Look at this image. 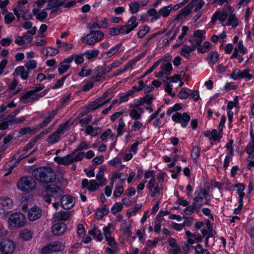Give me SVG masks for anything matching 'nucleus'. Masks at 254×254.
Instances as JSON below:
<instances>
[{
	"label": "nucleus",
	"mask_w": 254,
	"mask_h": 254,
	"mask_svg": "<svg viewBox=\"0 0 254 254\" xmlns=\"http://www.w3.org/2000/svg\"><path fill=\"white\" fill-rule=\"evenodd\" d=\"M32 176L38 182L48 185L55 182L56 175L51 168L39 167L32 172Z\"/></svg>",
	"instance_id": "1"
},
{
	"label": "nucleus",
	"mask_w": 254,
	"mask_h": 254,
	"mask_svg": "<svg viewBox=\"0 0 254 254\" xmlns=\"http://www.w3.org/2000/svg\"><path fill=\"white\" fill-rule=\"evenodd\" d=\"M203 0H192L190 3L182 9L176 17V20H181L185 18L190 12L192 9L195 6L194 11H200L202 6L204 5Z\"/></svg>",
	"instance_id": "2"
},
{
	"label": "nucleus",
	"mask_w": 254,
	"mask_h": 254,
	"mask_svg": "<svg viewBox=\"0 0 254 254\" xmlns=\"http://www.w3.org/2000/svg\"><path fill=\"white\" fill-rule=\"evenodd\" d=\"M193 206H197L199 208L203 204H209L211 199L208 190H203L201 188L195 190L194 194Z\"/></svg>",
	"instance_id": "3"
},
{
	"label": "nucleus",
	"mask_w": 254,
	"mask_h": 254,
	"mask_svg": "<svg viewBox=\"0 0 254 254\" xmlns=\"http://www.w3.org/2000/svg\"><path fill=\"white\" fill-rule=\"evenodd\" d=\"M17 187L22 191H29L36 189L37 183L32 177L25 176L18 182Z\"/></svg>",
	"instance_id": "4"
},
{
	"label": "nucleus",
	"mask_w": 254,
	"mask_h": 254,
	"mask_svg": "<svg viewBox=\"0 0 254 254\" xmlns=\"http://www.w3.org/2000/svg\"><path fill=\"white\" fill-rule=\"evenodd\" d=\"M45 191L50 194L44 195L43 198L45 201L49 203L51 202V196L60 198L64 193L62 189L55 184L51 185L46 187Z\"/></svg>",
	"instance_id": "5"
},
{
	"label": "nucleus",
	"mask_w": 254,
	"mask_h": 254,
	"mask_svg": "<svg viewBox=\"0 0 254 254\" xmlns=\"http://www.w3.org/2000/svg\"><path fill=\"white\" fill-rule=\"evenodd\" d=\"M103 32L98 30H92L85 36L83 42L89 45H94L96 43L101 41L103 38Z\"/></svg>",
	"instance_id": "6"
},
{
	"label": "nucleus",
	"mask_w": 254,
	"mask_h": 254,
	"mask_svg": "<svg viewBox=\"0 0 254 254\" xmlns=\"http://www.w3.org/2000/svg\"><path fill=\"white\" fill-rule=\"evenodd\" d=\"M10 225L17 228L23 227L26 222V219L24 214L17 212L11 214L8 220Z\"/></svg>",
	"instance_id": "7"
},
{
	"label": "nucleus",
	"mask_w": 254,
	"mask_h": 254,
	"mask_svg": "<svg viewBox=\"0 0 254 254\" xmlns=\"http://www.w3.org/2000/svg\"><path fill=\"white\" fill-rule=\"evenodd\" d=\"M15 249V244L9 239H4L0 243V251L4 254H11Z\"/></svg>",
	"instance_id": "8"
},
{
	"label": "nucleus",
	"mask_w": 254,
	"mask_h": 254,
	"mask_svg": "<svg viewBox=\"0 0 254 254\" xmlns=\"http://www.w3.org/2000/svg\"><path fill=\"white\" fill-rule=\"evenodd\" d=\"M249 69H245L241 70L239 69H235L231 74V77L234 80H238L241 78H247L248 80H251L253 76L250 73Z\"/></svg>",
	"instance_id": "9"
},
{
	"label": "nucleus",
	"mask_w": 254,
	"mask_h": 254,
	"mask_svg": "<svg viewBox=\"0 0 254 254\" xmlns=\"http://www.w3.org/2000/svg\"><path fill=\"white\" fill-rule=\"evenodd\" d=\"M64 247L61 242H54L42 249L43 254H48L54 252H59L63 250Z\"/></svg>",
	"instance_id": "10"
},
{
	"label": "nucleus",
	"mask_w": 254,
	"mask_h": 254,
	"mask_svg": "<svg viewBox=\"0 0 254 254\" xmlns=\"http://www.w3.org/2000/svg\"><path fill=\"white\" fill-rule=\"evenodd\" d=\"M190 119V116L186 112L183 113V114L176 112V123L180 124L183 127H187Z\"/></svg>",
	"instance_id": "11"
},
{
	"label": "nucleus",
	"mask_w": 254,
	"mask_h": 254,
	"mask_svg": "<svg viewBox=\"0 0 254 254\" xmlns=\"http://www.w3.org/2000/svg\"><path fill=\"white\" fill-rule=\"evenodd\" d=\"M75 204L74 198L70 195L63 196L61 199V204L64 209L71 208Z\"/></svg>",
	"instance_id": "12"
},
{
	"label": "nucleus",
	"mask_w": 254,
	"mask_h": 254,
	"mask_svg": "<svg viewBox=\"0 0 254 254\" xmlns=\"http://www.w3.org/2000/svg\"><path fill=\"white\" fill-rule=\"evenodd\" d=\"M53 233L56 236L62 235L66 230L67 226L63 222H59L55 224L52 228Z\"/></svg>",
	"instance_id": "13"
},
{
	"label": "nucleus",
	"mask_w": 254,
	"mask_h": 254,
	"mask_svg": "<svg viewBox=\"0 0 254 254\" xmlns=\"http://www.w3.org/2000/svg\"><path fill=\"white\" fill-rule=\"evenodd\" d=\"M39 98L38 95H34V93L32 91H29L22 96L19 99L20 102H22L24 104L30 103H33L34 101H37Z\"/></svg>",
	"instance_id": "14"
},
{
	"label": "nucleus",
	"mask_w": 254,
	"mask_h": 254,
	"mask_svg": "<svg viewBox=\"0 0 254 254\" xmlns=\"http://www.w3.org/2000/svg\"><path fill=\"white\" fill-rule=\"evenodd\" d=\"M99 186H100L99 183H97L95 180H91L89 182L87 179H84L82 181V188L83 189L87 188L88 190L91 191L97 190Z\"/></svg>",
	"instance_id": "15"
},
{
	"label": "nucleus",
	"mask_w": 254,
	"mask_h": 254,
	"mask_svg": "<svg viewBox=\"0 0 254 254\" xmlns=\"http://www.w3.org/2000/svg\"><path fill=\"white\" fill-rule=\"evenodd\" d=\"M42 210L38 206H35L28 211V219L30 221H35L41 217Z\"/></svg>",
	"instance_id": "16"
},
{
	"label": "nucleus",
	"mask_w": 254,
	"mask_h": 254,
	"mask_svg": "<svg viewBox=\"0 0 254 254\" xmlns=\"http://www.w3.org/2000/svg\"><path fill=\"white\" fill-rule=\"evenodd\" d=\"M205 31L203 30H197L193 33L194 39L190 41L194 45H200L205 39Z\"/></svg>",
	"instance_id": "17"
},
{
	"label": "nucleus",
	"mask_w": 254,
	"mask_h": 254,
	"mask_svg": "<svg viewBox=\"0 0 254 254\" xmlns=\"http://www.w3.org/2000/svg\"><path fill=\"white\" fill-rule=\"evenodd\" d=\"M65 0H48L47 7L45 10L56 11L59 7L64 4Z\"/></svg>",
	"instance_id": "18"
},
{
	"label": "nucleus",
	"mask_w": 254,
	"mask_h": 254,
	"mask_svg": "<svg viewBox=\"0 0 254 254\" xmlns=\"http://www.w3.org/2000/svg\"><path fill=\"white\" fill-rule=\"evenodd\" d=\"M73 155L71 153L64 157H56L55 158L54 161L59 164L67 165L73 162Z\"/></svg>",
	"instance_id": "19"
},
{
	"label": "nucleus",
	"mask_w": 254,
	"mask_h": 254,
	"mask_svg": "<svg viewBox=\"0 0 254 254\" xmlns=\"http://www.w3.org/2000/svg\"><path fill=\"white\" fill-rule=\"evenodd\" d=\"M58 109L54 110L50 112L49 116L42 123L38 125V127L41 128L47 126L48 124L52 121L54 117L57 114Z\"/></svg>",
	"instance_id": "20"
},
{
	"label": "nucleus",
	"mask_w": 254,
	"mask_h": 254,
	"mask_svg": "<svg viewBox=\"0 0 254 254\" xmlns=\"http://www.w3.org/2000/svg\"><path fill=\"white\" fill-rule=\"evenodd\" d=\"M12 204L11 199L4 197L0 198V208L3 210H6L10 208Z\"/></svg>",
	"instance_id": "21"
},
{
	"label": "nucleus",
	"mask_w": 254,
	"mask_h": 254,
	"mask_svg": "<svg viewBox=\"0 0 254 254\" xmlns=\"http://www.w3.org/2000/svg\"><path fill=\"white\" fill-rule=\"evenodd\" d=\"M228 17V15L226 12H222L221 11H216L213 15L211 18V21L214 22L217 19H218L221 22H224Z\"/></svg>",
	"instance_id": "22"
},
{
	"label": "nucleus",
	"mask_w": 254,
	"mask_h": 254,
	"mask_svg": "<svg viewBox=\"0 0 254 254\" xmlns=\"http://www.w3.org/2000/svg\"><path fill=\"white\" fill-rule=\"evenodd\" d=\"M195 49V46L194 43H192V44L190 46L184 45L181 49L180 54L184 57H188L190 55V54L191 52L194 51Z\"/></svg>",
	"instance_id": "23"
},
{
	"label": "nucleus",
	"mask_w": 254,
	"mask_h": 254,
	"mask_svg": "<svg viewBox=\"0 0 254 254\" xmlns=\"http://www.w3.org/2000/svg\"><path fill=\"white\" fill-rule=\"evenodd\" d=\"M13 74L15 76L20 75L23 79H26L29 75L28 72L25 70L23 66H19L16 67Z\"/></svg>",
	"instance_id": "24"
},
{
	"label": "nucleus",
	"mask_w": 254,
	"mask_h": 254,
	"mask_svg": "<svg viewBox=\"0 0 254 254\" xmlns=\"http://www.w3.org/2000/svg\"><path fill=\"white\" fill-rule=\"evenodd\" d=\"M70 212L69 211H60L54 214V217L58 220L65 221L70 216Z\"/></svg>",
	"instance_id": "25"
},
{
	"label": "nucleus",
	"mask_w": 254,
	"mask_h": 254,
	"mask_svg": "<svg viewBox=\"0 0 254 254\" xmlns=\"http://www.w3.org/2000/svg\"><path fill=\"white\" fill-rule=\"evenodd\" d=\"M195 48H197V51L198 52L201 53H204L208 52L211 48V43L209 42H205L203 46H201V45H195Z\"/></svg>",
	"instance_id": "26"
},
{
	"label": "nucleus",
	"mask_w": 254,
	"mask_h": 254,
	"mask_svg": "<svg viewBox=\"0 0 254 254\" xmlns=\"http://www.w3.org/2000/svg\"><path fill=\"white\" fill-rule=\"evenodd\" d=\"M104 168H100L99 171L96 175V179L98 181L100 186L105 185L107 182L106 179L104 178Z\"/></svg>",
	"instance_id": "27"
},
{
	"label": "nucleus",
	"mask_w": 254,
	"mask_h": 254,
	"mask_svg": "<svg viewBox=\"0 0 254 254\" xmlns=\"http://www.w3.org/2000/svg\"><path fill=\"white\" fill-rule=\"evenodd\" d=\"M238 25V20L236 18L235 14L231 13L229 15L228 18V21L226 23V25L232 26L234 28H236Z\"/></svg>",
	"instance_id": "28"
},
{
	"label": "nucleus",
	"mask_w": 254,
	"mask_h": 254,
	"mask_svg": "<svg viewBox=\"0 0 254 254\" xmlns=\"http://www.w3.org/2000/svg\"><path fill=\"white\" fill-rule=\"evenodd\" d=\"M136 17L134 16H132L128 20L126 27L129 29H130V32L135 29L138 26V23L136 22Z\"/></svg>",
	"instance_id": "29"
},
{
	"label": "nucleus",
	"mask_w": 254,
	"mask_h": 254,
	"mask_svg": "<svg viewBox=\"0 0 254 254\" xmlns=\"http://www.w3.org/2000/svg\"><path fill=\"white\" fill-rule=\"evenodd\" d=\"M161 70L166 75H169L173 68L171 63L166 61H163L161 65Z\"/></svg>",
	"instance_id": "30"
},
{
	"label": "nucleus",
	"mask_w": 254,
	"mask_h": 254,
	"mask_svg": "<svg viewBox=\"0 0 254 254\" xmlns=\"http://www.w3.org/2000/svg\"><path fill=\"white\" fill-rule=\"evenodd\" d=\"M89 234L90 235L93 236L98 241H102L103 238L101 231L95 226L94 227L92 230L89 231Z\"/></svg>",
	"instance_id": "31"
},
{
	"label": "nucleus",
	"mask_w": 254,
	"mask_h": 254,
	"mask_svg": "<svg viewBox=\"0 0 254 254\" xmlns=\"http://www.w3.org/2000/svg\"><path fill=\"white\" fill-rule=\"evenodd\" d=\"M182 33L178 37V39L177 40V44H176V46H179L184 42V37L186 35L187 33L189 30V28L187 26H184L182 27Z\"/></svg>",
	"instance_id": "32"
},
{
	"label": "nucleus",
	"mask_w": 254,
	"mask_h": 254,
	"mask_svg": "<svg viewBox=\"0 0 254 254\" xmlns=\"http://www.w3.org/2000/svg\"><path fill=\"white\" fill-rule=\"evenodd\" d=\"M60 134L57 131H55L48 136L47 141L50 144H54L59 141Z\"/></svg>",
	"instance_id": "33"
},
{
	"label": "nucleus",
	"mask_w": 254,
	"mask_h": 254,
	"mask_svg": "<svg viewBox=\"0 0 254 254\" xmlns=\"http://www.w3.org/2000/svg\"><path fill=\"white\" fill-rule=\"evenodd\" d=\"M175 37V31L170 30L168 32L163 38V43L165 46L169 44V41L172 40Z\"/></svg>",
	"instance_id": "34"
},
{
	"label": "nucleus",
	"mask_w": 254,
	"mask_h": 254,
	"mask_svg": "<svg viewBox=\"0 0 254 254\" xmlns=\"http://www.w3.org/2000/svg\"><path fill=\"white\" fill-rule=\"evenodd\" d=\"M33 236V233L30 231L24 230L20 234V238L24 241H28L30 240Z\"/></svg>",
	"instance_id": "35"
},
{
	"label": "nucleus",
	"mask_w": 254,
	"mask_h": 254,
	"mask_svg": "<svg viewBox=\"0 0 254 254\" xmlns=\"http://www.w3.org/2000/svg\"><path fill=\"white\" fill-rule=\"evenodd\" d=\"M171 10V7L170 5L168 6L164 7L163 8H162L158 11L159 13H158V15H159V17L161 15H162L163 17L168 16L169 15Z\"/></svg>",
	"instance_id": "36"
},
{
	"label": "nucleus",
	"mask_w": 254,
	"mask_h": 254,
	"mask_svg": "<svg viewBox=\"0 0 254 254\" xmlns=\"http://www.w3.org/2000/svg\"><path fill=\"white\" fill-rule=\"evenodd\" d=\"M129 10L132 14L136 13L139 9V5L138 2H131L129 5Z\"/></svg>",
	"instance_id": "37"
},
{
	"label": "nucleus",
	"mask_w": 254,
	"mask_h": 254,
	"mask_svg": "<svg viewBox=\"0 0 254 254\" xmlns=\"http://www.w3.org/2000/svg\"><path fill=\"white\" fill-rule=\"evenodd\" d=\"M194 248L196 254H210L208 251L203 249L200 244H197Z\"/></svg>",
	"instance_id": "38"
},
{
	"label": "nucleus",
	"mask_w": 254,
	"mask_h": 254,
	"mask_svg": "<svg viewBox=\"0 0 254 254\" xmlns=\"http://www.w3.org/2000/svg\"><path fill=\"white\" fill-rule=\"evenodd\" d=\"M77 152H75V150H74L72 153V155H73V162H77L81 160L84 156H85V153L82 152H78L77 154H76V153Z\"/></svg>",
	"instance_id": "39"
},
{
	"label": "nucleus",
	"mask_w": 254,
	"mask_h": 254,
	"mask_svg": "<svg viewBox=\"0 0 254 254\" xmlns=\"http://www.w3.org/2000/svg\"><path fill=\"white\" fill-rule=\"evenodd\" d=\"M219 55L216 52H212L210 53L208 56V58L210 62L215 64L218 61Z\"/></svg>",
	"instance_id": "40"
},
{
	"label": "nucleus",
	"mask_w": 254,
	"mask_h": 254,
	"mask_svg": "<svg viewBox=\"0 0 254 254\" xmlns=\"http://www.w3.org/2000/svg\"><path fill=\"white\" fill-rule=\"evenodd\" d=\"M189 93L185 88H182L178 93V97L181 99H187L189 96Z\"/></svg>",
	"instance_id": "41"
},
{
	"label": "nucleus",
	"mask_w": 254,
	"mask_h": 254,
	"mask_svg": "<svg viewBox=\"0 0 254 254\" xmlns=\"http://www.w3.org/2000/svg\"><path fill=\"white\" fill-rule=\"evenodd\" d=\"M98 54H99L98 50H92V51L86 52L85 53L86 57L88 60H90L92 58L97 57Z\"/></svg>",
	"instance_id": "42"
},
{
	"label": "nucleus",
	"mask_w": 254,
	"mask_h": 254,
	"mask_svg": "<svg viewBox=\"0 0 254 254\" xmlns=\"http://www.w3.org/2000/svg\"><path fill=\"white\" fill-rule=\"evenodd\" d=\"M148 14L151 16H154L151 19V21H154L157 20L159 18V15H158V11L157 12V10L154 8H151L148 10Z\"/></svg>",
	"instance_id": "43"
},
{
	"label": "nucleus",
	"mask_w": 254,
	"mask_h": 254,
	"mask_svg": "<svg viewBox=\"0 0 254 254\" xmlns=\"http://www.w3.org/2000/svg\"><path fill=\"white\" fill-rule=\"evenodd\" d=\"M134 93V91L133 90H130L127 92L126 94L120 97V103H121L122 102H127L128 100L127 97L129 96L132 95Z\"/></svg>",
	"instance_id": "44"
},
{
	"label": "nucleus",
	"mask_w": 254,
	"mask_h": 254,
	"mask_svg": "<svg viewBox=\"0 0 254 254\" xmlns=\"http://www.w3.org/2000/svg\"><path fill=\"white\" fill-rule=\"evenodd\" d=\"M123 207V204L121 202H116L112 208L113 213L115 214L118 212L121 211Z\"/></svg>",
	"instance_id": "45"
},
{
	"label": "nucleus",
	"mask_w": 254,
	"mask_h": 254,
	"mask_svg": "<svg viewBox=\"0 0 254 254\" xmlns=\"http://www.w3.org/2000/svg\"><path fill=\"white\" fill-rule=\"evenodd\" d=\"M89 146L85 141H82L75 150V152L81 151L89 148Z\"/></svg>",
	"instance_id": "46"
},
{
	"label": "nucleus",
	"mask_w": 254,
	"mask_h": 254,
	"mask_svg": "<svg viewBox=\"0 0 254 254\" xmlns=\"http://www.w3.org/2000/svg\"><path fill=\"white\" fill-rule=\"evenodd\" d=\"M129 116L134 120H137L141 117V114L138 113L135 109H132L130 111Z\"/></svg>",
	"instance_id": "47"
},
{
	"label": "nucleus",
	"mask_w": 254,
	"mask_h": 254,
	"mask_svg": "<svg viewBox=\"0 0 254 254\" xmlns=\"http://www.w3.org/2000/svg\"><path fill=\"white\" fill-rule=\"evenodd\" d=\"M125 126V123H124L123 119L119 120V126L117 128L118 136L121 135L123 134V129Z\"/></svg>",
	"instance_id": "48"
},
{
	"label": "nucleus",
	"mask_w": 254,
	"mask_h": 254,
	"mask_svg": "<svg viewBox=\"0 0 254 254\" xmlns=\"http://www.w3.org/2000/svg\"><path fill=\"white\" fill-rule=\"evenodd\" d=\"M200 154V148L198 146H194L192 149L191 156L193 159H196Z\"/></svg>",
	"instance_id": "49"
},
{
	"label": "nucleus",
	"mask_w": 254,
	"mask_h": 254,
	"mask_svg": "<svg viewBox=\"0 0 254 254\" xmlns=\"http://www.w3.org/2000/svg\"><path fill=\"white\" fill-rule=\"evenodd\" d=\"M150 30V28L148 26H144L143 28L140 30L137 33L138 37L142 38Z\"/></svg>",
	"instance_id": "50"
},
{
	"label": "nucleus",
	"mask_w": 254,
	"mask_h": 254,
	"mask_svg": "<svg viewBox=\"0 0 254 254\" xmlns=\"http://www.w3.org/2000/svg\"><path fill=\"white\" fill-rule=\"evenodd\" d=\"M15 19V17L12 12H8L4 16V21L6 24L11 23L13 20Z\"/></svg>",
	"instance_id": "51"
},
{
	"label": "nucleus",
	"mask_w": 254,
	"mask_h": 254,
	"mask_svg": "<svg viewBox=\"0 0 254 254\" xmlns=\"http://www.w3.org/2000/svg\"><path fill=\"white\" fill-rule=\"evenodd\" d=\"M238 104V97L235 96L234 98L233 101H230L228 102L227 106V110H232L234 106H236Z\"/></svg>",
	"instance_id": "52"
},
{
	"label": "nucleus",
	"mask_w": 254,
	"mask_h": 254,
	"mask_svg": "<svg viewBox=\"0 0 254 254\" xmlns=\"http://www.w3.org/2000/svg\"><path fill=\"white\" fill-rule=\"evenodd\" d=\"M77 233L80 237H83L85 235V231L82 224H78L77 225Z\"/></svg>",
	"instance_id": "53"
},
{
	"label": "nucleus",
	"mask_w": 254,
	"mask_h": 254,
	"mask_svg": "<svg viewBox=\"0 0 254 254\" xmlns=\"http://www.w3.org/2000/svg\"><path fill=\"white\" fill-rule=\"evenodd\" d=\"M35 151V150L34 149L30 154L26 155V156H24L23 154H22L21 155L19 156V152H17L15 155H14V156L13 157V158L14 159H16L17 158V160L16 161V163H18L24 158L28 157L30 154H31Z\"/></svg>",
	"instance_id": "54"
},
{
	"label": "nucleus",
	"mask_w": 254,
	"mask_h": 254,
	"mask_svg": "<svg viewBox=\"0 0 254 254\" xmlns=\"http://www.w3.org/2000/svg\"><path fill=\"white\" fill-rule=\"evenodd\" d=\"M142 98L144 103H146L147 105H150L154 98L152 94H147L145 97H142Z\"/></svg>",
	"instance_id": "55"
},
{
	"label": "nucleus",
	"mask_w": 254,
	"mask_h": 254,
	"mask_svg": "<svg viewBox=\"0 0 254 254\" xmlns=\"http://www.w3.org/2000/svg\"><path fill=\"white\" fill-rule=\"evenodd\" d=\"M69 65L63 64V63L61 62L60 63V66L59 67L58 71L60 74H62L66 71L69 68Z\"/></svg>",
	"instance_id": "56"
},
{
	"label": "nucleus",
	"mask_w": 254,
	"mask_h": 254,
	"mask_svg": "<svg viewBox=\"0 0 254 254\" xmlns=\"http://www.w3.org/2000/svg\"><path fill=\"white\" fill-rule=\"evenodd\" d=\"M46 43V40L45 39V37L43 34H42L40 37L37 38V39L36 42V44L38 46H42L44 45Z\"/></svg>",
	"instance_id": "57"
},
{
	"label": "nucleus",
	"mask_w": 254,
	"mask_h": 254,
	"mask_svg": "<svg viewBox=\"0 0 254 254\" xmlns=\"http://www.w3.org/2000/svg\"><path fill=\"white\" fill-rule=\"evenodd\" d=\"M247 153L249 155H253L254 153V141H251L247 146Z\"/></svg>",
	"instance_id": "58"
},
{
	"label": "nucleus",
	"mask_w": 254,
	"mask_h": 254,
	"mask_svg": "<svg viewBox=\"0 0 254 254\" xmlns=\"http://www.w3.org/2000/svg\"><path fill=\"white\" fill-rule=\"evenodd\" d=\"M68 76L67 75L66 76H63L60 79H59L57 83L54 86L53 89H57L61 87L64 84V80L66 78V77Z\"/></svg>",
	"instance_id": "59"
},
{
	"label": "nucleus",
	"mask_w": 254,
	"mask_h": 254,
	"mask_svg": "<svg viewBox=\"0 0 254 254\" xmlns=\"http://www.w3.org/2000/svg\"><path fill=\"white\" fill-rule=\"evenodd\" d=\"M37 140L34 137H33L30 142L26 145L24 149L23 150V151H27L29 149L32 148L34 145L35 144Z\"/></svg>",
	"instance_id": "60"
},
{
	"label": "nucleus",
	"mask_w": 254,
	"mask_h": 254,
	"mask_svg": "<svg viewBox=\"0 0 254 254\" xmlns=\"http://www.w3.org/2000/svg\"><path fill=\"white\" fill-rule=\"evenodd\" d=\"M197 208L198 207L197 206H193L192 203V205L189 206L185 208V212L187 215H190L193 212L194 209Z\"/></svg>",
	"instance_id": "61"
},
{
	"label": "nucleus",
	"mask_w": 254,
	"mask_h": 254,
	"mask_svg": "<svg viewBox=\"0 0 254 254\" xmlns=\"http://www.w3.org/2000/svg\"><path fill=\"white\" fill-rule=\"evenodd\" d=\"M12 41V40L10 38H3L0 40V44L4 47L8 46L10 45Z\"/></svg>",
	"instance_id": "62"
},
{
	"label": "nucleus",
	"mask_w": 254,
	"mask_h": 254,
	"mask_svg": "<svg viewBox=\"0 0 254 254\" xmlns=\"http://www.w3.org/2000/svg\"><path fill=\"white\" fill-rule=\"evenodd\" d=\"M48 16V14L46 12L44 11H42V12L38 13L36 15V18L40 21H43L44 19H46Z\"/></svg>",
	"instance_id": "63"
},
{
	"label": "nucleus",
	"mask_w": 254,
	"mask_h": 254,
	"mask_svg": "<svg viewBox=\"0 0 254 254\" xmlns=\"http://www.w3.org/2000/svg\"><path fill=\"white\" fill-rule=\"evenodd\" d=\"M37 64V63L36 61L34 60H30L25 65L26 67L28 69H34Z\"/></svg>",
	"instance_id": "64"
}]
</instances>
